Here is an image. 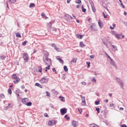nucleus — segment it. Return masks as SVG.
<instances>
[{
  "label": "nucleus",
  "instance_id": "nucleus-20",
  "mask_svg": "<svg viewBox=\"0 0 127 127\" xmlns=\"http://www.w3.org/2000/svg\"><path fill=\"white\" fill-rule=\"evenodd\" d=\"M90 127H99L95 124H92L90 125Z\"/></svg>",
  "mask_w": 127,
  "mask_h": 127
},
{
  "label": "nucleus",
  "instance_id": "nucleus-40",
  "mask_svg": "<svg viewBox=\"0 0 127 127\" xmlns=\"http://www.w3.org/2000/svg\"><path fill=\"white\" fill-rule=\"evenodd\" d=\"M9 1H10V2H12V3H14V2L16 1V0H9Z\"/></svg>",
  "mask_w": 127,
  "mask_h": 127
},
{
  "label": "nucleus",
  "instance_id": "nucleus-7",
  "mask_svg": "<svg viewBox=\"0 0 127 127\" xmlns=\"http://www.w3.org/2000/svg\"><path fill=\"white\" fill-rule=\"evenodd\" d=\"M48 125L49 126H54L56 125V121L55 120L49 121Z\"/></svg>",
  "mask_w": 127,
  "mask_h": 127
},
{
  "label": "nucleus",
  "instance_id": "nucleus-31",
  "mask_svg": "<svg viewBox=\"0 0 127 127\" xmlns=\"http://www.w3.org/2000/svg\"><path fill=\"white\" fill-rule=\"evenodd\" d=\"M91 7L93 12H96V8H95L94 5L93 6H91Z\"/></svg>",
  "mask_w": 127,
  "mask_h": 127
},
{
  "label": "nucleus",
  "instance_id": "nucleus-37",
  "mask_svg": "<svg viewBox=\"0 0 127 127\" xmlns=\"http://www.w3.org/2000/svg\"><path fill=\"white\" fill-rule=\"evenodd\" d=\"M64 118L66 119V120H70V117H68V115H65Z\"/></svg>",
  "mask_w": 127,
  "mask_h": 127
},
{
  "label": "nucleus",
  "instance_id": "nucleus-13",
  "mask_svg": "<svg viewBox=\"0 0 127 127\" xmlns=\"http://www.w3.org/2000/svg\"><path fill=\"white\" fill-rule=\"evenodd\" d=\"M98 25L100 28H103V27L104 26V24H103V22L101 20H99L98 21Z\"/></svg>",
  "mask_w": 127,
  "mask_h": 127
},
{
  "label": "nucleus",
  "instance_id": "nucleus-3",
  "mask_svg": "<svg viewBox=\"0 0 127 127\" xmlns=\"http://www.w3.org/2000/svg\"><path fill=\"white\" fill-rule=\"evenodd\" d=\"M23 59H24L25 62H28V59H29V56L28 54L24 53L23 54Z\"/></svg>",
  "mask_w": 127,
  "mask_h": 127
},
{
  "label": "nucleus",
  "instance_id": "nucleus-52",
  "mask_svg": "<svg viewBox=\"0 0 127 127\" xmlns=\"http://www.w3.org/2000/svg\"><path fill=\"white\" fill-rule=\"evenodd\" d=\"M82 85H84V86H86V83L85 81H83L81 82Z\"/></svg>",
  "mask_w": 127,
  "mask_h": 127
},
{
  "label": "nucleus",
  "instance_id": "nucleus-24",
  "mask_svg": "<svg viewBox=\"0 0 127 127\" xmlns=\"http://www.w3.org/2000/svg\"><path fill=\"white\" fill-rule=\"evenodd\" d=\"M64 71H65V72H67L68 67H67V66H66V65L64 66Z\"/></svg>",
  "mask_w": 127,
  "mask_h": 127
},
{
  "label": "nucleus",
  "instance_id": "nucleus-21",
  "mask_svg": "<svg viewBox=\"0 0 127 127\" xmlns=\"http://www.w3.org/2000/svg\"><path fill=\"white\" fill-rule=\"evenodd\" d=\"M29 6V7H35V4L34 3H31Z\"/></svg>",
  "mask_w": 127,
  "mask_h": 127
},
{
  "label": "nucleus",
  "instance_id": "nucleus-54",
  "mask_svg": "<svg viewBox=\"0 0 127 127\" xmlns=\"http://www.w3.org/2000/svg\"><path fill=\"white\" fill-rule=\"evenodd\" d=\"M86 64H87V66L88 67H90V62H86Z\"/></svg>",
  "mask_w": 127,
  "mask_h": 127
},
{
  "label": "nucleus",
  "instance_id": "nucleus-18",
  "mask_svg": "<svg viewBox=\"0 0 127 127\" xmlns=\"http://www.w3.org/2000/svg\"><path fill=\"white\" fill-rule=\"evenodd\" d=\"M35 86H37V87H39V88H43V86H42V85H41L40 84L38 83H35Z\"/></svg>",
  "mask_w": 127,
  "mask_h": 127
},
{
  "label": "nucleus",
  "instance_id": "nucleus-34",
  "mask_svg": "<svg viewBox=\"0 0 127 127\" xmlns=\"http://www.w3.org/2000/svg\"><path fill=\"white\" fill-rule=\"evenodd\" d=\"M0 97L2 99H4V98H5V96H4V94H3L2 93L0 95Z\"/></svg>",
  "mask_w": 127,
  "mask_h": 127
},
{
  "label": "nucleus",
  "instance_id": "nucleus-63",
  "mask_svg": "<svg viewBox=\"0 0 127 127\" xmlns=\"http://www.w3.org/2000/svg\"><path fill=\"white\" fill-rule=\"evenodd\" d=\"M121 127H127V125L124 124V125H122Z\"/></svg>",
  "mask_w": 127,
  "mask_h": 127
},
{
  "label": "nucleus",
  "instance_id": "nucleus-48",
  "mask_svg": "<svg viewBox=\"0 0 127 127\" xmlns=\"http://www.w3.org/2000/svg\"><path fill=\"white\" fill-rule=\"evenodd\" d=\"M90 58L91 59H93V58H95V55H92L90 56Z\"/></svg>",
  "mask_w": 127,
  "mask_h": 127
},
{
  "label": "nucleus",
  "instance_id": "nucleus-9",
  "mask_svg": "<svg viewBox=\"0 0 127 127\" xmlns=\"http://www.w3.org/2000/svg\"><path fill=\"white\" fill-rule=\"evenodd\" d=\"M29 99L27 98H25L22 99V103L24 104V105H26L27 103H28Z\"/></svg>",
  "mask_w": 127,
  "mask_h": 127
},
{
  "label": "nucleus",
  "instance_id": "nucleus-19",
  "mask_svg": "<svg viewBox=\"0 0 127 127\" xmlns=\"http://www.w3.org/2000/svg\"><path fill=\"white\" fill-rule=\"evenodd\" d=\"M116 35V38H117V39H121V35H122V34H115Z\"/></svg>",
  "mask_w": 127,
  "mask_h": 127
},
{
  "label": "nucleus",
  "instance_id": "nucleus-45",
  "mask_svg": "<svg viewBox=\"0 0 127 127\" xmlns=\"http://www.w3.org/2000/svg\"><path fill=\"white\" fill-rule=\"evenodd\" d=\"M81 2H82V1H81V0H77L76 1V3H81Z\"/></svg>",
  "mask_w": 127,
  "mask_h": 127
},
{
  "label": "nucleus",
  "instance_id": "nucleus-42",
  "mask_svg": "<svg viewBox=\"0 0 127 127\" xmlns=\"http://www.w3.org/2000/svg\"><path fill=\"white\" fill-rule=\"evenodd\" d=\"M78 112H79V114H80V115L82 114V109H79V108H78Z\"/></svg>",
  "mask_w": 127,
  "mask_h": 127
},
{
  "label": "nucleus",
  "instance_id": "nucleus-44",
  "mask_svg": "<svg viewBox=\"0 0 127 127\" xmlns=\"http://www.w3.org/2000/svg\"><path fill=\"white\" fill-rule=\"evenodd\" d=\"M55 50H56L57 51H58V52H60V49L57 48V47L56 48H55Z\"/></svg>",
  "mask_w": 127,
  "mask_h": 127
},
{
  "label": "nucleus",
  "instance_id": "nucleus-17",
  "mask_svg": "<svg viewBox=\"0 0 127 127\" xmlns=\"http://www.w3.org/2000/svg\"><path fill=\"white\" fill-rule=\"evenodd\" d=\"M76 36H77V38H78L79 39H82V38L83 37V36L79 34H76Z\"/></svg>",
  "mask_w": 127,
  "mask_h": 127
},
{
  "label": "nucleus",
  "instance_id": "nucleus-8",
  "mask_svg": "<svg viewBox=\"0 0 127 127\" xmlns=\"http://www.w3.org/2000/svg\"><path fill=\"white\" fill-rule=\"evenodd\" d=\"M61 113L63 116L65 114H67V109L66 108H62L61 109Z\"/></svg>",
  "mask_w": 127,
  "mask_h": 127
},
{
  "label": "nucleus",
  "instance_id": "nucleus-14",
  "mask_svg": "<svg viewBox=\"0 0 127 127\" xmlns=\"http://www.w3.org/2000/svg\"><path fill=\"white\" fill-rule=\"evenodd\" d=\"M19 82H20V79L18 77L16 78V80L13 81L14 84H17V83H19Z\"/></svg>",
  "mask_w": 127,
  "mask_h": 127
},
{
  "label": "nucleus",
  "instance_id": "nucleus-29",
  "mask_svg": "<svg viewBox=\"0 0 127 127\" xmlns=\"http://www.w3.org/2000/svg\"><path fill=\"white\" fill-rule=\"evenodd\" d=\"M6 58V57H5V56H2L0 57V59H1V60H4Z\"/></svg>",
  "mask_w": 127,
  "mask_h": 127
},
{
  "label": "nucleus",
  "instance_id": "nucleus-50",
  "mask_svg": "<svg viewBox=\"0 0 127 127\" xmlns=\"http://www.w3.org/2000/svg\"><path fill=\"white\" fill-rule=\"evenodd\" d=\"M52 71L53 72H55V73H57V71H56V69H55V68H52Z\"/></svg>",
  "mask_w": 127,
  "mask_h": 127
},
{
  "label": "nucleus",
  "instance_id": "nucleus-16",
  "mask_svg": "<svg viewBox=\"0 0 127 127\" xmlns=\"http://www.w3.org/2000/svg\"><path fill=\"white\" fill-rule=\"evenodd\" d=\"M81 9H82V12H86V11H87V9H86V8H84V5H82Z\"/></svg>",
  "mask_w": 127,
  "mask_h": 127
},
{
  "label": "nucleus",
  "instance_id": "nucleus-25",
  "mask_svg": "<svg viewBox=\"0 0 127 127\" xmlns=\"http://www.w3.org/2000/svg\"><path fill=\"white\" fill-rule=\"evenodd\" d=\"M113 27H112V26H110L109 27V28H110V29H114L115 27H116V24H113Z\"/></svg>",
  "mask_w": 127,
  "mask_h": 127
},
{
  "label": "nucleus",
  "instance_id": "nucleus-61",
  "mask_svg": "<svg viewBox=\"0 0 127 127\" xmlns=\"http://www.w3.org/2000/svg\"><path fill=\"white\" fill-rule=\"evenodd\" d=\"M41 16H45V13H44V12H43V13L41 14Z\"/></svg>",
  "mask_w": 127,
  "mask_h": 127
},
{
  "label": "nucleus",
  "instance_id": "nucleus-64",
  "mask_svg": "<svg viewBox=\"0 0 127 127\" xmlns=\"http://www.w3.org/2000/svg\"><path fill=\"white\" fill-rule=\"evenodd\" d=\"M124 23L126 26H127V22H125Z\"/></svg>",
  "mask_w": 127,
  "mask_h": 127
},
{
  "label": "nucleus",
  "instance_id": "nucleus-22",
  "mask_svg": "<svg viewBox=\"0 0 127 127\" xmlns=\"http://www.w3.org/2000/svg\"><path fill=\"white\" fill-rule=\"evenodd\" d=\"M112 47L114 49V51H117L118 49L117 48V46H114V45H111Z\"/></svg>",
  "mask_w": 127,
  "mask_h": 127
},
{
  "label": "nucleus",
  "instance_id": "nucleus-10",
  "mask_svg": "<svg viewBox=\"0 0 127 127\" xmlns=\"http://www.w3.org/2000/svg\"><path fill=\"white\" fill-rule=\"evenodd\" d=\"M78 124L79 123H78V122L73 121L72 122L71 125H72V127H78Z\"/></svg>",
  "mask_w": 127,
  "mask_h": 127
},
{
  "label": "nucleus",
  "instance_id": "nucleus-55",
  "mask_svg": "<svg viewBox=\"0 0 127 127\" xmlns=\"http://www.w3.org/2000/svg\"><path fill=\"white\" fill-rule=\"evenodd\" d=\"M52 29L54 31H57V30L56 28H55V27H53Z\"/></svg>",
  "mask_w": 127,
  "mask_h": 127
},
{
  "label": "nucleus",
  "instance_id": "nucleus-12",
  "mask_svg": "<svg viewBox=\"0 0 127 127\" xmlns=\"http://www.w3.org/2000/svg\"><path fill=\"white\" fill-rule=\"evenodd\" d=\"M110 63L111 64V65H113V66H114V67H117V65H116V63L112 59H111L110 60Z\"/></svg>",
  "mask_w": 127,
  "mask_h": 127
},
{
  "label": "nucleus",
  "instance_id": "nucleus-28",
  "mask_svg": "<svg viewBox=\"0 0 127 127\" xmlns=\"http://www.w3.org/2000/svg\"><path fill=\"white\" fill-rule=\"evenodd\" d=\"M89 3L90 4L91 6H93L94 5V2L92 0H89Z\"/></svg>",
  "mask_w": 127,
  "mask_h": 127
},
{
  "label": "nucleus",
  "instance_id": "nucleus-39",
  "mask_svg": "<svg viewBox=\"0 0 127 127\" xmlns=\"http://www.w3.org/2000/svg\"><path fill=\"white\" fill-rule=\"evenodd\" d=\"M96 111H97L98 114H100V108H96Z\"/></svg>",
  "mask_w": 127,
  "mask_h": 127
},
{
  "label": "nucleus",
  "instance_id": "nucleus-32",
  "mask_svg": "<svg viewBox=\"0 0 127 127\" xmlns=\"http://www.w3.org/2000/svg\"><path fill=\"white\" fill-rule=\"evenodd\" d=\"M16 37H21V35L19 33H17L16 34Z\"/></svg>",
  "mask_w": 127,
  "mask_h": 127
},
{
  "label": "nucleus",
  "instance_id": "nucleus-26",
  "mask_svg": "<svg viewBox=\"0 0 127 127\" xmlns=\"http://www.w3.org/2000/svg\"><path fill=\"white\" fill-rule=\"evenodd\" d=\"M38 69L39 70V72H40V73L42 72V67H41V66H39Z\"/></svg>",
  "mask_w": 127,
  "mask_h": 127
},
{
  "label": "nucleus",
  "instance_id": "nucleus-51",
  "mask_svg": "<svg viewBox=\"0 0 127 127\" xmlns=\"http://www.w3.org/2000/svg\"><path fill=\"white\" fill-rule=\"evenodd\" d=\"M92 82H97V80L96 79V78H93L92 79Z\"/></svg>",
  "mask_w": 127,
  "mask_h": 127
},
{
  "label": "nucleus",
  "instance_id": "nucleus-35",
  "mask_svg": "<svg viewBox=\"0 0 127 127\" xmlns=\"http://www.w3.org/2000/svg\"><path fill=\"white\" fill-rule=\"evenodd\" d=\"M95 105H99V104H100V100H98V101H96L95 102Z\"/></svg>",
  "mask_w": 127,
  "mask_h": 127
},
{
  "label": "nucleus",
  "instance_id": "nucleus-60",
  "mask_svg": "<svg viewBox=\"0 0 127 127\" xmlns=\"http://www.w3.org/2000/svg\"><path fill=\"white\" fill-rule=\"evenodd\" d=\"M124 108H123V107H120V111H124Z\"/></svg>",
  "mask_w": 127,
  "mask_h": 127
},
{
  "label": "nucleus",
  "instance_id": "nucleus-59",
  "mask_svg": "<svg viewBox=\"0 0 127 127\" xmlns=\"http://www.w3.org/2000/svg\"><path fill=\"white\" fill-rule=\"evenodd\" d=\"M4 110H8V106H6L4 108Z\"/></svg>",
  "mask_w": 127,
  "mask_h": 127
},
{
  "label": "nucleus",
  "instance_id": "nucleus-46",
  "mask_svg": "<svg viewBox=\"0 0 127 127\" xmlns=\"http://www.w3.org/2000/svg\"><path fill=\"white\" fill-rule=\"evenodd\" d=\"M27 43V41H25L24 42H22V45H26Z\"/></svg>",
  "mask_w": 127,
  "mask_h": 127
},
{
  "label": "nucleus",
  "instance_id": "nucleus-43",
  "mask_svg": "<svg viewBox=\"0 0 127 127\" xmlns=\"http://www.w3.org/2000/svg\"><path fill=\"white\" fill-rule=\"evenodd\" d=\"M46 93L47 94V97H50V93L49 92L46 91Z\"/></svg>",
  "mask_w": 127,
  "mask_h": 127
},
{
  "label": "nucleus",
  "instance_id": "nucleus-49",
  "mask_svg": "<svg viewBox=\"0 0 127 127\" xmlns=\"http://www.w3.org/2000/svg\"><path fill=\"white\" fill-rule=\"evenodd\" d=\"M44 116L45 117H46V118H49V116H48V114L47 113H45Z\"/></svg>",
  "mask_w": 127,
  "mask_h": 127
},
{
  "label": "nucleus",
  "instance_id": "nucleus-5",
  "mask_svg": "<svg viewBox=\"0 0 127 127\" xmlns=\"http://www.w3.org/2000/svg\"><path fill=\"white\" fill-rule=\"evenodd\" d=\"M47 28L49 31L51 30V28H52V23H51V22L47 23Z\"/></svg>",
  "mask_w": 127,
  "mask_h": 127
},
{
  "label": "nucleus",
  "instance_id": "nucleus-56",
  "mask_svg": "<svg viewBox=\"0 0 127 127\" xmlns=\"http://www.w3.org/2000/svg\"><path fill=\"white\" fill-rule=\"evenodd\" d=\"M46 69L49 70L50 69V65H48V66L46 67Z\"/></svg>",
  "mask_w": 127,
  "mask_h": 127
},
{
  "label": "nucleus",
  "instance_id": "nucleus-41",
  "mask_svg": "<svg viewBox=\"0 0 127 127\" xmlns=\"http://www.w3.org/2000/svg\"><path fill=\"white\" fill-rule=\"evenodd\" d=\"M8 93L10 94H11L12 91H11V89L10 88L8 89Z\"/></svg>",
  "mask_w": 127,
  "mask_h": 127
},
{
  "label": "nucleus",
  "instance_id": "nucleus-2",
  "mask_svg": "<svg viewBox=\"0 0 127 127\" xmlns=\"http://www.w3.org/2000/svg\"><path fill=\"white\" fill-rule=\"evenodd\" d=\"M115 80H116L118 84L120 85V86L122 88V89H124V82H123V80H122V79H121V78L119 77H116Z\"/></svg>",
  "mask_w": 127,
  "mask_h": 127
},
{
  "label": "nucleus",
  "instance_id": "nucleus-38",
  "mask_svg": "<svg viewBox=\"0 0 127 127\" xmlns=\"http://www.w3.org/2000/svg\"><path fill=\"white\" fill-rule=\"evenodd\" d=\"M49 55V54H48V53L45 54L44 55L45 58H48Z\"/></svg>",
  "mask_w": 127,
  "mask_h": 127
},
{
  "label": "nucleus",
  "instance_id": "nucleus-36",
  "mask_svg": "<svg viewBox=\"0 0 127 127\" xmlns=\"http://www.w3.org/2000/svg\"><path fill=\"white\" fill-rule=\"evenodd\" d=\"M103 14V16H104V18H108V16L105 14V12H102Z\"/></svg>",
  "mask_w": 127,
  "mask_h": 127
},
{
  "label": "nucleus",
  "instance_id": "nucleus-33",
  "mask_svg": "<svg viewBox=\"0 0 127 127\" xmlns=\"http://www.w3.org/2000/svg\"><path fill=\"white\" fill-rule=\"evenodd\" d=\"M80 45L81 47H85V44H84V43H83L82 42H80Z\"/></svg>",
  "mask_w": 127,
  "mask_h": 127
},
{
  "label": "nucleus",
  "instance_id": "nucleus-6",
  "mask_svg": "<svg viewBox=\"0 0 127 127\" xmlns=\"http://www.w3.org/2000/svg\"><path fill=\"white\" fill-rule=\"evenodd\" d=\"M90 29L92 31H97L98 30V29L96 28V24H92V25L90 26Z\"/></svg>",
  "mask_w": 127,
  "mask_h": 127
},
{
  "label": "nucleus",
  "instance_id": "nucleus-11",
  "mask_svg": "<svg viewBox=\"0 0 127 127\" xmlns=\"http://www.w3.org/2000/svg\"><path fill=\"white\" fill-rule=\"evenodd\" d=\"M80 97L81 98L82 103L83 104V106H85V105H86V100L85 99V97L82 95H80Z\"/></svg>",
  "mask_w": 127,
  "mask_h": 127
},
{
  "label": "nucleus",
  "instance_id": "nucleus-58",
  "mask_svg": "<svg viewBox=\"0 0 127 127\" xmlns=\"http://www.w3.org/2000/svg\"><path fill=\"white\" fill-rule=\"evenodd\" d=\"M103 43L106 46L107 48H109V47L108 46V44H106L105 42H103Z\"/></svg>",
  "mask_w": 127,
  "mask_h": 127
},
{
  "label": "nucleus",
  "instance_id": "nucleus-15",
  "mask_svg": "<svg viewBox=\"0 0 127 127\" xmlns=\"http://www.w3.org/2000/svg\"><path fill=\"white\" fill-rule=\"evenodd\" d=\"M57 60L59 61V62H60V63H61L62 64H63L64 63V61H63V60H62L61 58H57Z\"/></svg>",
  "mask_w": 127,
  "mask_h": 127
},
{
  "label": "nucleus",
  "instance_id": "nucleus-53",
  "mask_svg": "<svg viewBox=\"0 0 127 127\" xmlns=\"http://www.w3.org/2000/svg\"><path fill=\"white\" fill-rule=\"evenodd\" d=\"M52 46L53 47H54L55 49V48L57 47H56V45H55V44H52Z\"/></svg>",
  "mask_w": 127,
  "mask_h": 127
},
{
  "label": "nucleus",
  "instance_id": "nucleus-30",
  "mask_svg": "<svg viewBox=\"0 0 127 127\" xmlns=\"http://www.w3.org/2000/svg\"><path fill=\"white\" fill-rule=\"evenodd\" d=\"M12 79H17V77L16 76V74H13L12 75Z\"/></svg>",
  "mask_w": 127,
  "mask_h": 127
},
{
  "label": "nucleus",
  "instance_id": "nucleus-57",
  "mask_svg": "<svg viewBox=\"0 0 127 127\" xmlns=\"http://www.w3.org/2000/svg\"><path fill=\"white\" fill-rule=\"evenodd\" d=\"M50 108H51V109L54 108V106H53V105H52V104H50Z\"/></svg>",
  "mask_w": 127,
  "mask_h": 127
},
{
  "label": "nucleus",
  "instance_id": "nucleus-1",
  "mask_svg": "<svg viewBox=\"0 0 127 127\" xmlns=\"http://www.w3.org/2000/svg\"><path fill=\"white\" fill-rule=\"evenodd\" d=\"M43 62L47 64V65H52V62H51V59L49 58H44Z\"/></svg>",
  "mask_w": 127,
  "mask_h": 127
},
{
  "label": "nucleus",
  "instance_id": "nucleus-62",
  "mask_svg": "<svg viewBox=\"0 0 127 127\" xmlns=\"http://www.w3.org/2000/svg\"><path fill=\"white\" fill-rule=\"evenodd\" d=\"M121 5H122V7L123 8H125V5H124V4L123 3H121Z\"/></svg>",
  "mask_w": 127,
  "mask_h": 127
},
{
  "label": "nucleus",
  "instance_id": "nucleus-47",
  "mask_svg": "<svg viewBox=\"0 0 127 127\" xmlns=\"http://www.w3.org/2000/svg\"><path fill=\"white\" fill-rule=\"evenodd\" d=\"M7 106L8 108H11L12 107V105H11V103H9Z\"/></svg>",
  "mask_w": 127,
  "mask_h": 127
},
{
  "label": "nucleus",
  "instance_id": "nucleus-4",
  "mask_svg": "<svg viewBox=\"0 0 127 127\" xmlns=\"http://www.w3.org/2000/svg\"><path fill=\"white\" fill-rule=\"evenodd\" d=\"M48 78H46V76H45L41 78L40 82L43 84H46L48 83Z\"/></svg>",
  "mask_w": 127,
  "mask_h": 127
},
{
  "label": "nucleus",
  "instance_id": "nucleus-27",
  "mask_svg": "<svg viewBox=\"0 0 127 127\" xmlns=\"http://www.w3.org/2000/svg\"><path fill=\"white\" fill-rule=\"evenodd\" d=\"M76 61H77V59L74 58V59H73L70 61V63H74V62H76Z\"/></svg>",
  "mask_w": 127,
  "mask_h": 127
},
{
  "label": "nucleus",
  "instance_id": "nucleus-23",
  "mask_svg": "<svg viewBox=\"0 0 127 127\" xmlns=\"http://www.w3.org/2000/svg\"><path fill=\"white\" fill-rule=\"evenodd\" d=\"M26 105L27 107H30V106L32 105V103L31 102H27Z\"/></svg>",
  "mask_w": 127,
  "mask_h": 127
}]
</instances>
